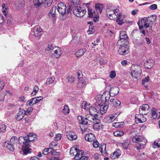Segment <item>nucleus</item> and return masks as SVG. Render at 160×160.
<instances>
[{"label":"nucleus","instance_id":"44","mask_svg":"<svg viewBox=\"0 0 160 160\" xmlns=\"http://www.w3.org/2000/svg\"><path fill=\"white\" fill-rule=\"evenodd\" d=\"M128 39L124 40V41H122L121 42V44H118V41L117 42V45L118 46H128Z\"/></svg>","mask_w":160,"mask_h":160},{"label":"nucleus","instance_id":"56","mask_svg":"<svg viewBox=\"0 0 160 160\" xmlns=\"http://www.w3.org/2000/svg\"><path fill=\"white\" fill-rule=\"evenodd\" d=\"M95 30L92 27L91 28H89V30L88 31V32L89 34H93Z\"/></svg>","mask_w":160,"mask_h":160},{"label":"nucleus","instance_id":"40","mask_svg":"<svg viewBox=\"0 0 160 160\" xmlns=\"http://www.w3.org/2000/svg\"><path fill=\"white\" fill-rule=\"evenodd\" d=\"M55 80V78L54 77L48 78L46 82L47 84L49 85L53 83Z\"/></svg>","mask_w":160,"mask_h":160},{"label":"nucleus","instance_id":"55","mask_svg":"<svg viewBox=\"0 0 160 160\" xmlns=\"http://www.w3.org/2000/svg\"><path fill=\"white\" fill-rule=\"evenodd\" d=\"M58 8H66V5L63 2H61L58 4Z\"/></svg>","mask_w":160,"mask_h":160},{"label":"nucleus","instance_id":"37","mask_svg":"<svg viewBox=\"0 0 160 160\" xmlns=\"http://www.w3.org/2000/svg\"><path fill=\"white\" fill-rule=\"evenodd\" d=\"M151 116V118L152 119H155L157 117V114L156 113L155 109L154 108L152 109Z\"/></svg>","mask_w":160,"mask_h":160},{"label":"nucleus","instance_id":"45","mask_svg":"<svg viewBox=\"0 0 160 160\" xmlns=\"http://www.w3.org/2000/svg\"><path fill=\"white\" fill-rule=\"evenodd\" d=\"M135 118L136 121H138L137 123H142V121L141 118V115L140 114L136 115L135 116Z\"/></svg>","mask_w":160,"mask_h":160},{"label":"nucleus","instance_id":"17","mask_svg":"<svg viewBox=\"0 0 160 160\" xmlns=\"http://www.w3.org/2000/svg\"><path fill=\"white\" fill-rule=\"evenodd\" d=\"M100 121L99 119H96L95 122H93V128L95 130H98L102 128L100 123Z\"/></svg>","mask_w":160,"mask_h":160},{"label":"nucleus","instance_id":"24","mask_svg":"<svg viewBox=\"0 0 160 160\" xmlns=\"http://www.w3.org/2000/svg\"><path fill=\"white\" fill-rule=\"evenodd\" d=\"M80 150L76 147H73L71 148L70 151V153L71 154H72L73 156H77L79 153H80Z\"/></svg>","mask_w":160,"mask_h":160},{"label":"nucleus","instance_id":"33","mask_svg":"<svg viewBox=\"0 0 160 160\" xmlns=\"http://www.w3.org/2000/svg\"><path fill=\"white\" fill-rule=\"evenodd\" d=\"M56 9V7H53L50 10L49 13L48 14V16L49 17H52L53 18L55 17V12Z\"/></svg>","mask_w":160,"mask_h":160},{"label":"nucleus","instance_id":"14","mask_svg":"<svg viewBox=\"0 0 160 160\" xmlns=\"http://www.w3.org/2000/svg\"><path fill=\"white\" fill-rule=\"evenodd\" d=\"M25 111L23 109H21V108L18 112L17 113L16 117V119L18 121L21 120L24 117V115L26 113Z\"/></svg>","mask_w":160,"mask_h":160},{"label":"nucleus","instance_id":"4","mask_svg":"<svg viewBox=\"0 0 160 160\" xmlns=\"http://www.w3.org/2000/svg\"><path fill=\"white\" fill-rule=\"evenodd\" d=\"M148 20V18L147 17H145L141 20V21H138V24L139 26V28L140 30H142L144 27L146 28H148L149 27L152 28V24Z\"/></svg>","mask_w":160,"mask_h":160},{"label":"nucleus","instance_id":"46","mask_svg":"<svg viewBox=\"0 0 160 160\" xmlns=\"http://www.w3.org/2000/svg\"><path fill=\"white\" fill-rule=\"evenodd\" d=\"M88 13L89 16V17L90 18H92L93 17V11L92 9L88 7Z\"/></svg>","mask_w":160,"mask_h":160},{"label":"nucleus","instance_id":"48","mask_svg":"<svg viewBox=\"0 0 160 160\" xmlns=\"http://www.w3.org/2000/svg\"><path fill=\"white\" fill-rule=\"evenodd\" d=\"M86 84V82L82 81H80L78 82L77 84L78 87L81 88L83 87Z\"/></svg>","mask_w":160,"mask_h":160},{"label":"nucleus","instance_id":"43","mask_svg":"<svg viewBox=\"0 0 160 160\" xmlns=\"http://www.w3.org/2000/svg\"><path fill=\"white\" fill-rule=\"evenodd\" d=\"M6 126L5 125L2 124H0V132H4L6 131Z\"/></svg>","mask_w":160,"mask_h":160},{"label":"nucleus","instance_id":"42","mask_svg":"<svg viewBox=\"0 0 160 160\" xmlns=\"http://www.w3.org/2000/svg\"><path fill=\"white\" fill-rule=\"evenodd\" d=\"M53 150L51 148H45L42 152V153L44 155H47L49 153L51 152Z\"/></svg>","mask_w":160,"mask_h":160},{"label":"nucleus","instance_id":"9","mask_svg":"<svg viewBox=\"0 0 160 160\" xmlns=\"http://www.w3.org/2000/svg\"><path fill=\"white\" fill-rule=\"evenodd\" d=\"M43 98V97L42 96L33 98L28 101L26 103L27 105L29 106H32L40 101Z\"/></svg>","mask_w":160,"mask_h":160},{"label":"nucleus","instance_id":"12","mask_svg":"<svg viewBox=\"0 0 160 160\" xmlns=\"http://www.w3.org/2000/svg\"><path fill=\"white\" fill-rule=\"evenodd\" d=\"M120 39L118 41V44H121V42L124 41V40L128 39V36L126 32L124 31H121L120 32Z\"/></svg>","mask_w":160,"mask_h":160},{"label":"nucleus","instance_id":"7","mask_svg":"<svg viewBox=\"0 0 160 160\" xmlns=\"http://www.w3.org/2000/svg\"><path fill=\"white\" fill-rule=\"evenodd\" d=\"M142 71L141 67L140 65L136 66L135 70L132 71L131 72L132 76L136 78L138 76H139Z\"/></svg>","mask_w":160,"mask_h":160},{"label":"nucleus","instance_id":"18","mask_svg":"<svg viewBox=\"0 0 160 160\" xmlns=\"http://www.w3.org/2000/svg\"><path fill=\"white\" fill-rule=\"evenodd\" d=\"M121 151L119 149H116L111 155L110 158L112 159H114L118 158L121 155Z\"/></svg>","mask_w":160,"mask_h":160},{"label":"nucleus","instance_id":"5","mask_svg":"<svg viewBox=\"0 0 160 160\" xmlns=\"http://www.w3.org/2000/svg\"><path fill=\"white\" fill-rule=\"evenodd\" d=\"M73 12L76 16L82 17L86 13V11L84 7L78 6L73 9Z\"/></svg>","mask_w":160,"mask_h":160},{"label":"nucleus","instance_id":"41","mask_svg":"<svg viewBox=\"0 0 160 160\" xmlns=\"http://www.w3.org/2000/svg\"><path fill=\"white\" fill-rule=\"evenodd\" d=\"M66 8H57V10L60 14L64 16L66 14Z\"/></svg>","mask_w":160,"mask_h":160},{"label":"nucleus","instance_id":"28","mask_svg":"<svg viewBox=\"0 0 160 160\" xmlns=\"http://www.w3.org/2000/svg\"><path fill=\"white\" fill-rule=\"evenodd\" d=\"M86 51L85 48H82L78 51L75 53L77 57H80L82 56Z\"/></svg>","mask_w":160,"mask_h":160},{"label":"nucleus","instance_id":"54","mask_svg":"<svg viewBox=\"0 0 160 160\" xmlns=\"http://www.w3.org/2000/svg\"><path fill=\"white\" fill-rule=\"evenodd\" d=\"M32 108L31 107H30V108H28L26 111H25V112H26L25 114L27 115H30V113H31L32 111Z\"/></svg>","mask_w":160,"mask_h":160},{"label":"nucleus","instance_id":"21","mask_svg":"<svg viewBox=\"0 0 160 160\" xmlns=\"http://www.w3.org/2000/svg\"><path fill=\"white\" fill-rule=\"evenodd\" d=\"M95 138L94 134L92 133H89L87 134L85 136V139L86 141L88 142H92L93 141Z\"/></svg>","mask_w":160,"mask_h":160},{"label":"nucleus","instance_id":"32","mask_svg":"<svg viewBox=\"0 0 160 160\" xmlns=\"http://www.w3.org/2000/svg\"><path fill=\"white\" fill-rule=\"evenodd\" d=\"M103 7L102 4L98 3L95 5V9L98 13H101L103 9Z\"/></svg>","mask_w":160,"mask_h":160},{"label":"nucleus","instance_id":"39","mask_svg":"<svg viewBox=\"0 0 160 160\" xmlns=\"http://www.w3.org/2000/svg\"><path fill=\"white\" fill-rule=\"evenodd\" d=\"M62 112L64 114H67L69 112V109L68 105H65L62 109Z\"/></svg>","mask_w":160,"mask_h":160},{"label":"nucleus","instance_id":"19","mask_svg":"<svg viewBox=\"0 0 160 160\" xmlns=\"http://www.w3.org/2000/svg\"><path fill=\"white\" fill-rule=\"evenodd\" d=\"M67 136L70 140L73 141L76 140L77 138V135L72 132H70L67 134Z\"/></svg>","mask_w":160,"mask_h":160},{"label":"nucleus","instance_id":"49","mask_svg":"<svg viewBox=\"0 0 160 160\" xmlns=\"http://www.w3.org/2000/svg\"><path fill=\"white\" fill-rule=\"evenodd\" d=\"M66 79H68V82H73L74 81V78L72 76L67 77Z\"/></svg>","mask_w":160,"mask_h":160},{"label":"nucleus","instance_id":"30","mask_svg":"<svg viewBox=\"0 0 160 160\" xmlns=\"http://www.w3.org/2000/svg\"><path fill=\"white\" fill-rule=\"evenodd\" d=\"M33 2L34 5L38 7L44 2L45 0H33Z\"/></svg>","mask_w":160,"mask_h":160},{"label":"nucleus","instance_id":"57","mask_svg":"<svg viewBox=\"0 0 160 160\" xmlns=\"http://www.w3.org/2000/svg\"><path fill=\"white\" fill-rule=\"evenodd\" d=\"M144 147V144L142 143H139L138 145H137V148L138 150L141 149Z\"/></svg>","mask_w":160,"mask_h":160},{"label":"nucleus","instance_id":"61","mask_svg":"<svg viewBox=\"0 0 160 160\" xmlns=\"http://www.w3.org/2000/svg\"><path fill=\"white\" fill-rule=\"evenodd\" d=\"M57 145V144L55 143L54 142H52L49 145V147L51 148L53 150V148L54 147H55Z\"/></svg>","mask_w":160,"mask_h":160},{"label":"nucleus","instance_id":"38","mask_svg":"<svg viewBox=\"0 0 160 160\" xmlns=\"http://www.w3.org/2000/svg\"><path fill=\"white\" fill-rule=\"evenodd\" d=\"M90 104L86 102H83L82 104V107L84 109L87 110L90 108Z\"/></svg>","mask_w":160,"mask_h":160},{"label":"nucleus","instance_id":"22","mask_svg":"<svg viewBox=\"0 0 160 160\" xmlns=\"http://www.w3.org/2000/svg\"><path fill=\"white\" fill-rule=\"evenodd\" d=\"M119 88L118 87H115L111 88L109 93L110 94L113 96L117 95L119 92Z\"/></svg>","mask_w":160,"mask_h":160},{"label":"nucleus","instance_id":"15","mask_svg":"<svg viewBox=\"0 0 160 160\" xmlns=\"http://www.w3.org/2000/svg\"><path fill=\"white\" fill-rule=\"evenodd\" d=\"M144 141L145 143L146 140L141 136L136 135L133 137L132 139V141L133 142L139 143L141 142Z\"/></svg>","mask_w":160,"mask_h":160},{"label":"nucleus","instance_id":"11","mask_svg":"<svg viewBox=\"0 0 160 160\" xmlns=\"http://www.w3.org/2000/svg\"><path fill=\"white\" fill-rule=\"evenodd\" d=\"M149 109V107L147 104H144L140 106L139 109L140 114L146 115L147 114Z\"/></svg>","mask_w":160,"mask_h":160},{"label":"nucleus","instance_id":"1","mask_svg":"<svg viewBox=\"0 0 160 160\" xmlns=\"http://www.w3.org/2000/svg\"><path fill=\"white\" fill-rule=\"evenodd\" d=\"M78 119L79 121L80 124L86 125L88 123H89V125H90L91 123L95 122L96 119H98V118L94 115L89 114L86 115L85 118L81 116H78Z\"/></svg>","mask_w":160,"mask_h":160},{"label":"nucleus","instance_id":"8","mask_svg":"<svg viewBox=\"0 0 160 160\" xmlns=\"http://www.w3.org/2000/svg\"><path fill=\"white\" fill-rule=\"evenodd\" d=\"M108 108L107 104L106 103H103L101 106L98 104L97 107L98 109V113H99L103 115L107 112Z\"/></svg>","mask_w":160,"mask_h":160},{"label":"nucleus","instance_id":"58","mask_svg":"<svg viewBox=\"0 0 160 160\" xmlns=\"http://www.w3.org/2000/svg\"><path fill=\"white\" fill-rule=\"evenodd\" d=\"M92 145L93 147L96 148L98 147L99 143L97 140H96L93 143Z\"/></svg>","mask_w":160,"mask_h":160},{"label":"nucleus","instance_id":"27","mask_svg":"<svg viewBox=\"0 0 160 160\" xmlns=\"http://www.w3.org/2000/svg\"><path fill=\"white\" fill-rule=\"evenodd\" d=\"M98 109L97 108H95L94 107H91L89 109V112L90 114L94 115V116L98 118Z\"/></svg>","mask_w":160,"mask_h":160},{"label":"nucleus","instance_id":"3","mask_svg":"<svg viewBox=\"0 0 160 160\" xmlns=\"http://www.w3.org/2000/svg\"><path fill=\"white\" fill-rule=\"evenodd\" d=\"M17 138L15 136L12 137L10 141H5L3 142V146L7 148L11 151H13L14 150V145H16V141Z\"/></svg>","mask_w":160,"mask_h":160},{"label":"nucleus","instance_id":"6","mask_svg":"<svg viewBox=\"0 0 160 160\" xmlns=\"http://www.w3.org/2000/svg\"><path fill=\"white\" fill-rule=\"evenodd\" d=\"M42 30L39 26H37L33 28L31 32L30 35L36 37H39L42 34Z\"/></svg>","mask_w":160,"mask_h":160},{"label":"nucleus","instance_id":"2","mask_svg":"<svg viewBox=\"0 0 160 160\" xmlns=\"http://www.w3.org/2000/svg\"><path fill=\"white\" fill-rule=\"evenodd\" d=\"M34 135H31L30 133L28 137H20L18 139L19 143L22 147H29L30 142H32L34 140Z\"/></svg>","mask_w":160,"mask_h":160},{"label":"nucleus","instance_id":"26","mask_svg":"<svg viewBox=\"0 0 160 160\" xmlns=\"http://www.w3.org/2000/svg\"><path fill=\"white\" fill-rule=\"evenodd\" d=\"M2 13L4 14V16L6 17L8 16V7L7 5L6 4H3L2 5Z\"/></svg>","mask_w":160,"mask_h":160},{"label":"nucleus","instance_id":"63","mask_svg":"<svg viewBox=\"0 0 160 160\" xmlns=\"http://www.w3.org/2000/svg\"><path fill=\"white\" fill-rule=\"evenodd\" d=\"M157 8V5L156 4H153L150 5L149 8L152 10H155Z\"/></svg>","mask_w":160,"mask_h":160},{"label":"nucleus","instance_id":"20","mask_svg":"<svg viewBox=\"0 0 160 160\" xmlns=\"http://www.w3.org/2000/svg\"><path fill=\"white\" fill-rule=\"evenodd\" d=\"M154 64V61L152 60L149 59L145 62L144 65L146 68L150 69L153 66Z\"/></svg>","mask_w":160,"mask_h":160},{"label":"nucleus","instance_id":"31","mask_svg":"<svg viewBox=\"0 0 160 160\" xmlns=\"http://www.w3.org/2000/svg\"><path fill=\"white\" fill-rule=\"evenodd\" d=\"M157 18V16L155 15H151L148 17V20L150 22L151 24L152 25L155 22Z\"/></svg>","mask_w":160,"mask_h":160},{"label":"nucleus","instance_id":"50","mask_svg":"<svg viewBox=\"0 0 160 160\" xmlns=\"http://www.w3.org/2000/svg\"><path fill=\"white\" fill-rule=\"evenodd\" d=\"M149 77L148 76H147L144 78L142 80V83L143 85H145L146 83H147L149 80Z\"/></svg>","mask_w":160,"mask_h":160},{"label":"nucleus","instance_id":"25","mask_svg":"<svg viewBox=\"0 0 160 160\" xmlns=\"http://www.w3.org/2000/svg\"><path fill=\"white\" fill-rule=\"evenodd\" d=\"M57 47L52 43L48 44L47 47L45 49V52H46L50 53L53 51L55 48Z\"/></svg>","mask_w":160,"mask_h":160},{"label":"nucleus","instance_id":"64","mask_svg":"<svg viewBox=\"0 0 160 160\" xmlns=\"http://www.w3.org/2000/svg\"><path fill=\"white\" fill-rule=\"evenodd\" d=\"M30 118L28 117L25 118L23 120L25 123L28 124L30 122Z\"/></svg>","mask_w":160,"mask_h":160},{"label":"nucleus","instance_id":"36","mask_svg":"<svg viewBox=\"0 0 160 160\" xmlns=\"http://www.w3.org/2000/svg\"><path fill=\"white\" fill-rule=\"evenodd\" d=\"M124 134L123 132L122 131H116L113 132V135L116 137H121Z\"/></svg>","mask_w":160,"mask_h":160},{"label":"nucleus","instance_id":"51","mask_svg":"<svg viewBox=\"0 0 160 160\" xmlns=\"http://www.w3.org/2000/svg\"><path fill=\"white\" fill-rule=\"evenodd\" d=\"M53 1L52 0H45L44 3L47 4V7L50 6Z\"/></svg>","mask_w":160,"mask_h":160},{"label":"nucleus","instance_id":"23","mask_svg":"<svg viewBox=\"0 0 160 160\" xmlns=\"http://www.w3.org/2000/svg\"><path fill=\"white\" fill-rule=\"evenodd\" d=\"M110 101L111 105L114 107L118 106L121 104L120 101L116 98H111Z\"/></svg>","mask_w":160,"mask_h":160},{"label":"nucleus","instance_id":"10","mask_svg":"<svg viewBox=\"0 0 160 160\" xmlns=\"http://www.w3.org/2000/svg\"><path fill=\"white\" fill-rule=\"evenodd\" d=\"M117 114L110 115L106 116L103 119V121L106 123H110L113 122L117 118Z\"/></svg>","mask_w":160,"mask_h":160},{"label":"nucleus","instance_id":"13","mask_svg":"<svg viewBox=\"0 0 160 160\" xmlns=\"http://www.w3.org/2000/svg\"><path fill=\"white\" fill-rule=\"evenodd\" d=\"M128 46H120L118 50V52L121 55H125L128 52Z\"/></svg>","mask_w":160,"mask_h":160},{"label":"nucleus","instance_id":"16","mask_svg":"<svg viewBox=\"0 0 160 160\" xmlns=\"http://www.w3.org/2000/svg\"><path fill=\"white\" fill-rule=\"evenodd\" d=\"M80 152L78 155L75 156L74 158L78 160H87L88 157L83 156L84 152L81 150Z\"/></svg>","mask_w":160,"mask_h":160},{"label":"nucleus","instance_id":"34","mask_svg":"<svg viewBox=\"0 0 160 160\" xmlns=\"http://www.w3.org/2000/svg\"><path fill=\"white\" fill-rule=\"evenodd\" d=\"M129 144V141H126L123 143H121L120 146L122 147L124 149H127Z\"/></svg>","mask_w":160,"mask_h":160},{"label":"nucleus","instance_id":"52","mask_svg":"<svg viewBox=\"0 0 160 160\" xmlns=\"http://www.w3.org/2000/svg\"><path fill=\"white\" fill-rule=\"evenodd\" d=\"M116 75V74L115 72L114 71H111V73L109 75V77L113 79L115 77Z\"/></svg>","mask_w":160,"mask_h":160},{"label":"nucleus","instance_id":"35","mask_svg":"<svg viewBox=\"0 0 160 160\" xmlns=\"http://www.w3.org/2000/svg\"><path fill=\"white\" fill-rule=\"evenodd\" d=\"M23 148V151L24 154L26 155L31 152V149L28 148L29 147H22Z\"/></svg>","mask_w":160,"mask_h":160},{"label":"nucleus","instance_id":"60","mask_svg":"<svg viewBox=\"0 0 160 160\" xmlns=\"http://www.w3.org/2000/svg\"><path fill=\"white\" fill-rule=\"evenodd\" d=\"M61 134L60 133L57 134L56 135V136L55 137V140L56 141H59L60 140L61 138Z\"/></svg>","mask_w":160,"mask_h":160},{"label":"nucleus","instance_id":"47","mask_svg":"<svg viewBox=\"0 0 160 160\" xmlns=\"http://www.w3.org/2000/svg\"><path fill=\"white\" fill-rule=\"evenodd\" d=\"M116 21L119 25H122L124 23L123 22V19L122 18H118Z\"/></svg>","mask_w":160,"mask_h":160},{"label":"nucleus","instance_id":"29","mask_svg":"<svg viewBox=\"0 0 160 160\" xmlns=\"http://www.w3.org/2000/svg\"><path fill=\"white\" fill-rule=\"evenodd\" d=\"M57 49L55 50L54 51L55 56L58 58H59L60 56L62 55V52L61 49L59 47H57Z\"/></svg>","mask_w":160,"mask_h":160},{"label":"nucleus","instance_id":"53","mask_svg":"<svg viewBox=\"0 0 160 160\" xmlns=\"http://www.w3.org/2000/svg\"><path fill=\"white\" fill-rule=\"evenodd\" d=\"M152 147L154 148H159L160 147V144L158 143L156 141H155L152 144Z\"/></svg>","mask_w":160,"mask_h":160},{"label":"nucleus","instance_id":"62","mask_svg":"<svg viewBox=\"0 0 160 160\" xmlns=\"http://www.w3.org/2000/svg\"><path fill=\"white\" fill-rule=\"evenodd\" d=\"M71 3L74 6H76L79 4V0H72Z\"/></svg>","mask_w":160,"mask_h":160},{"label":"nucleus","instance_id":"59","mask_svg":"<svg viewBox=\"0 0 160 160\" xmlns=\"http://www.w3.org/2000/svg\"><path fill=\"white\" fill-rule=\"evenodd\" d=\"M5 85L4 81H0V90L3 89Z\"/></svg>","mask_w":160,"mask_h":160}]
</instances>
